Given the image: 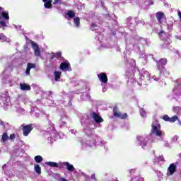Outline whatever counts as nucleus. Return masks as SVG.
Segmentation results:
<instances>
[{
    "instance_id": "f257e3e1",
    "label": "nucleus",
    "mask_w": 181,
    "mask_h": 181,
    "mask_svg": "<svg viewBox=\"0 0 181 181\" xmlns=\"http://www.w3.org/2000/svg\"><path fill=\"white\" fill-rule=\"evenodd\" d=\"M151 126L152 128L148 137H145L144 136H138L136 137V144L139 146H141L142 149H145L146 148L148 141H150L153 144L158 141H163L165 139V132L160 130V124H159L158 120H154Z\"/></svg>"
},
{
    "instance_id": "0e129e2a",
    "label": "nucleus",
    "mask_w": 181,
    "mask_h": 181,
    "mask_svg": "<svg viewBox=\"0 0 181 181\" xmlns=\"http://www.w3.org/2000/svg\"><path fill=\"white\" fill-rule=\"evenodd\" d=\"M177 14H178V16H179L180 20L181 21V11H177Z\"/></svg>"
},
{
    "instance_id": "f8f14e48",
    "label": "nucleus",
    "mask_w": 181,
    "mask_h": 181,
    "mask_svg": "<svg viewBox=\"0 0 181 181\" xmlns=\"http://www.w3.org/2000/svg\"><path fill=\"white\" fill-rule=\"evenodd\" d=\"M50 136L47 137L48 141H50V144L53 142V141H56L57 139H59V134H57V132L56 129H54V127L51 126V132L49 134Z\"/></svg>"
},
{
    "instance_id": "6e6d98bb",
    "label": "nucleus",
    "mask_w": 181,
    "mask_h": 181,
    "mask_svg": "<svg viewBox=\"0 0 181 181\" xmlns=\"http://www.w3.org/2000/svg\"><path fill=\"white\" fill-rule=\"evenodd\" d=\"M164 146H165V148H169L170 145L169 144V142L165 141Z\"/></svg>"
},
{
    "instance_id": "e2e57ef3",
    "label": "nucleus",
    "mask_w": 181,
    "mask_h": 181,
    "mask_svg": "<svg viewBox=\"0 0 181 181\" xmlns=\"http://www.w3.org/2000/svg\"><path fill=\"white\" fill-rule=\"evenodd\" d=\"M14 28H16V29H21V28H22V25H14Z\"/></svg>"
},
{
    "instance_id": "4c0bfd02",
    "label": "nucleus",
    "mask_w": 181,
    "mask_h": 181,
    "mask_svg": "<svg viewBox=\"0 0 181 181\" xmlns=\"http://www.w3.org/2000/svg\"><path fill=\"white\" fill-rule=\"evenodd\" d=\"M47 104L49 107H56V103H54V101L51 99H47Z\"/></svg>"
},
{
    "instance_id": "052dcab7",
    "label": "nucleus",
    "mask_w": 181,
    "mask_h": 181,
    "mask_svg": "<svg viewBox=\"0 0 181 181\" xmlns=\"http://www.w3.org/2000/svg\"><path fill=\"white\" fill-rule=\"evenodd\" d=\"M71 134H74V135H76V134H77V131H76L74 129H71Z\"/></svg>"
},
{
    "instance_id": "2eb2a0df",
    "label": "nucleus",
    "mask_w": 181,
    "mask_h": 181,
    "mask_svg": "<svg viewBox=\"0 0 181 181\" xmlns=\"http://www.w3.org/2000/svg\"><path fill=\"white\" fill-rule=\"evenodd\" d=\"M1 100L3 101V105H9L11 103V97H9V93L4 92L1 93Z\"/></svg>"
},
{
    "instance_id": "7ed1b4c3",
    "label": "nucleus",
    "mask_w": 181,
    "mask_h": 181,
    "mask_svg": "<svg viewBox=\"0 0 181 181\" xmlns=\"http://www.w3.org/2000/svg\"><path fill=\"white\" fill-rule=\"evenodd\" d=\"M81 124L83 127V132L86 136V139L81 141V144H90L95 138H97V135L94 133V128L95 124H93V121H90V116L86 115L81 119Z\"/></svg>"
},
{
    "instance_id": "a18cd8bd",
    "label": "nucleus",
    "mask_w": 181,
    "mask_h": 181,
    "mask_svg": "<svg viewBox=\"0 0 181 181\" xmlns=\"http://www.w3.org/2000/svg\"><path fill=\"white\" fill-rule=\"evenodd\" d=\"M164 74V76L168 77L169 76V71H168L166 69H164V71H162L161 75Z\"/></svg>"
},
{
    "instance_id": "e433bc0d",
    "label": "nucleus",
    "mask_w": 181,
    "mask_h": 181,
    "mask_svg": "<svg viewBox=\"0 0 181 181\" xmlns=\"http://www.w3.org/2000/svg\"><path fill=\"white\" fill-rule=\"evenodd\" d=\"M9 139V136H8V133H4L1 136V141L6 142Z\"/></svg>"
},
{
    "instance_id": "7c9ffc66",
    "label": "nucleus",
    "mask_w": 181,
    "mask_h": 181,
    "mask_svg": "<svg viewBox=\"0 0 181 181\" xmlns=\"http://www.w3.org/2000/svg\"><path fill=\"white\" fill-rule=\"evenodd\" d=\"M96 40H98L100 43H102L103 40L104 39V34L103 33H98V34L95 36Z\"/></svg>"
},
{
    "instance_id": "58836bf2",
    "label": "nucleus",
    "mask_w": 181,
    "mask_h": 181,
    "mask_svg": "<svg viewBox=\"0 0 181 181\" xmlns=\"http://www.w3.org/2000/svg\"><path fill=\"white\" fill-rule=\"evenodd\" d=\"M140 115L143 118H146V112L145 111V110L144 108L140 109Z\"/></svg>"
},
{
    "instance_id": "09e8293b",
    "label": "nucleus",
    "mask_w": 181,
    "mask_h": 181,
    "mask_svg": "<svg viewBox=\"0 0 181 181\" xmlns=\"http://www.w3.org/2000/svg\"><path fill=\"white\" fill-rule=\"evenodd\" d=\"M140 57L141 59H144V60H146V59H148V57L146 56V54L144 53L140 55Z\"/></svg>"
},
{
    "instance_id": "bf43d9fd",
    "label": "nucleus",
    "mask_w": 181,
    "mask_h": 181,
    "mask_svg": "<svg viewBox=\"0 0 181 181\" xmlns=\"http://www.w3.org/2000/svg\"><path fill=\"white\" fill-rule=\"evenodd\" d=\"M0 125H1V127H3V128H5V124H4V122L1 121V120H0Z\"/></svg>"
},
{
    "instance_id": "c9c22d12",
    "label": "nucleus",
    "mask_w": 181,
    "mask_h": 181,
    "mask_svg": "<svg viewBox=\"0 0 181 181\" xmlns=\"http://www.w3.org/2000/svg\"><path fill=\"white\" fill-rule=\"evenodd\" d=\"M74 25L76 28H80V18L76 17L74 18Z\"/></svg>"
},
{
    "instance_id": "a211bd4d",
    "label": "nucleus",
    "mask_w": 181,
    "mask_h": 181,
    "mask_svg": "<svg viewBox=\"0 0 181 181\" xmlns=\"http://www.w3.org/2000/svg\"><path fill=\"white\" fill-rule=\"evenodd\" d=\"M60 70L62 71H71V67L69 62H62L59 66Z\"/></svg>"
},
{
    "instance_id": "412c9836",
    "label": "nucleus",
    "mask_w": 181,
    "mask_h": 181,
    "mask_svg": "<svg viewBox=\"0 0 181 181\" xmlns=\"http://www.w3.org/2000/svg\"><path fill=\"white\" fill-rule=\"evenodd\" d=\"M98 77L101 83H104L105 84L108 82V78L107 77V74L105 73H100L98 74Z\"/></svg>"
},
{
    "instance_id": "a19ab883",
    "label": "nucleus",
    "mask_w": 181,
    "mask_h": 181,
    "mask_svg": "<svg viewBox=\"0 0 181 181\" xmlns=\"http://www.w3.org/2000/svg\"><path fill=\"white\" fill-rule=\"evenodd\" d=\"M177 119H179V117H177V115H175L172 117H170V122H176Z\"/></svg>"
},
{
    "instance_id": "bb28decb",
    "label": "nucleus",
    "mask_w": 181,
    "mask_h": 181,
    "mask_svg": "<svg viewBox=\"0 0 181 181\" xmlns=\"http://www.w3.org/2000/svg\"><path fill=\"white\" fill-rule=\"evenodd\" d=\"M20 88L21 90H22L23 91H27L30 90V86L28 85V83H20Z\"/></svg>"
},
{
    "instance_id": "ea45409f",
    "label": "nucleus",
    "mask_w": 181,
    "mask_h": 181,
    "mask_svg": "<svg viewBox=\"0 0 181 181\" xmlns=\"http://www.w3.org/2000/svg\"><path fill=\"white\" fill-rule=\"evenodd\" d=\"M117 111H118V108L117 107V106H115L113 107V114H114L115 117H119V112H118Z\"/></svg>"
},
{
    "instance_id": "c03bdc74",
    "label": "nucleus",
    "mask_w": 181,
    "mask_h": 181,
    "mask_svg": "<svg viewBox=\"0 0 181 181\" xmlns=\"http://www.w3.org/2000/svg\"><path fill=\"white\" fill-rule=\"evenodd\" d=\"M163 119L164 121H166V122H170V117H169V116H168V115H165L163 116Z\"/></svg>"
},
{
    "instance_id": "603ef678",
    "label": "nucleus",
    "mask_w": 181,
    "mask_h": 181,
    "mask_svg": "<svg viewBox=\"0 0 181 181\" xmlns=\"http://www.w3.org/2000/svg\"><path fill=\"white\" fill-rule=\"evenodd\" d=\"M172 28H173V25H167L168 32H170V30H172Z\"/></svg>"
},
{
    "instance_id": "37998d69",
    "label": "nucleus",
    "mask_w": 181,
    "mask_h": 181,
    "mask_svg": "<svg viewBox=\"0 0 181 181\" xmlns=\"http://www.w3.org/2000/svg\"><path fill=\"white\" fill-rule=\"evenodd\" d=\"M144 5H153V2L152 1V0H146L144 2Z\"/></svg>"
},
{
    "instance_id": "0eeeda50",
    "label": "nucleus",
    "mask_w": 181,
    "mask_h": 181,
    "mask_svg": "<svg viewBox=\"0 0 181 181\" xmlns=\"http://www.w3.org/2000/svg\"><path fill=\"white\" fill-rule=\"evenodd\" d=\"M6 22H9V13L6 11H2L0 13V25L3 28H6Z\"/></svg>"
},
{
    "instance_id": "c756f323",
    "label": "nucleus",
    "mask_w": 181,
    "mask_h": 181,
    "mask_svg": "<svg viewBox=\"0 0 181 181\" xmlns=\"http://www.w3.org/2000/svg\"><path fill=\"white\" fill-rule=\"evenodd\" d=\"M16 112H19L20 114H22L25 111L23 108H21V105H19V100H17V105L15 106Z\"/></svg>"
},
{
    "instance_id": "1a4fd4ad",
    "label": "nucleus",
    "mask_w": 181,
    "mask_h": 181,
    "mask_svg": "<svg viewBox=\"0 0 181 181\" xmlns=\"http://www.w3.org/2000/svg\"><path fill=\"white\" fill-rule=\"evenodd\" d=\"M127 26H128L130 30H134L136 27V25H139V18H132L129 17L127 18Z\"/></svg>"
},
{
    "instance_id": "aec40b11",
    "label": "nucleus",
    "mask_w": 181,
    "mask_h": 181,
    "mask_svg": "<svg viewBox=\"0 0 181 181\" xmlns=\"http://www.w3.org/2000/svg\"><path fill=\"white\" fill-rule=\"evenodd\" d=\"M32 69H36V64L30 62L28 63L27 68L25 71L26 76H30V70H32Z\"/></svg>"
},
{
    "instance_id": "c85d7f7f",
    "label": "nucleus",
    "mask_w": 181,
    "mask_h": 181,
    "mask_svg": "<svg viewBox=\"0 0 181 181\" xmlns=\"http://www.w3.org/2000/svg\"><path fill=\"white\" fill-rule=\"evenodd\" d=\"M34 170L37 173V175L42 174V168H40V165H39V164L34 165Z\"/></svg>"
},
{
    "instance_id": "f3484780",
    "label": "nucleus",
    "mask_w": 181,
    "mask_h": 181,
    "mask_svg": "<svg viewBox=\"0 0 181 181\" xmlns=\"http://www.w3.org/2000/svg\"><path fill=\"white\" fill-rule=\"evenodd\" d=\"M60 117L61 118L59 119V124L61 128H63V127H66L67 124L66 122V121H67V115H66V112L63 111L62 113H61Z\"/></svg>"
},
{
    "instance_id": "dca6fc26",
    "label": "nucleus",
    "mask_w": 181,
    "mask_h": 181,
    "mask_svg": "<svg viewBox=\"0 0 181 181\" xmlns=\"http://www.w3.org/2000/svg\"><path fill=\"white\" fill-rule=\"evenodd\" d=\"M90 115L96 124H101V122H104V119L102 118L101 116L98 115L95 112H90Z\"/></svg>"
},
{
    "instance_id": "4d7b16f0",
    "label": "nucleus",
    "mask_w": 181,
    "mask_h": 181,
    "mask_svg": "<svg viewBox=\"0 0 181 181\" xmlns=\"http://www.w3.org/2000/svg\"><path fill=\"white\" fill-rule=\"evenodd\" d=\"M10 139L11 141H13V139H15V134H12L10 135Z\"/></svg>"
},
{
    "instance_id": "b1692460",
    "label": "nucleus",
    "mask_w": 181,
    "mask_h": 181,
    "mask_svg": "<svg viewBox=\"0 0 181 181\" xmlns=\"http://www.w3.org/2000/svg\"><path fill=\"white\" fill-rule=\"evenodd\" d=\"M109 21H111L114 25H117L118 23V22L115 21V16L114 14L106 15V21L108 22Z\"/></svg>"
},
{
    "instance_id": "6e6552de",
    "label": "nucleus",
    "mask_w": 181,
    "mask_h": 181,
    "mask_svg": "<svg viewBox=\"0 0 181 181\" xmlns=\"http://www.w3.org/2000/svg\"><path fill=\"white\" fill-rule=\"evenodd\" d=\"M25 37L26 42H29L30 43L31 47L34 50V54L37 56V57H40L41 52H40V49L39 48V45H37L36 42H35V41L29 39L28 36L25 35Z\"/></svg>"
},
{
    "instance_id": "72a5a7b5",
    "label": "nucleus",
    "mask_w": 181,
    "mask_h": 181,
    "mask_svg": "<svg viewBox=\"0 0 181 181\" xmlns=\"http://www.w3.org/2000/svg\"><path fill=\"white\" fill-rule=\"evenodd\" d=\"M66 15L67 16H69V18H70L71 19H73V18L76 16V13H74V11L71 10H69L66 12Z\"/></svg>"
},
{
    "instance_id": "473e14b6",
    "label": "nucleus",
    "mask_w": 181,
    "mask_h": 181,
    "mask_svg": "<svg viewBox=\"0 0 181 181\" xmlns=\"http://www.w3.org/2000/svg\"><path fill=\"white\" fill-rule=\"evenodd\" d=\"M34 160L36 163H42V162H43V157H42V156H35Z\"/></svg>"
},
{
    "instance_id": "4468645a",
    "label": "nucleus",
    "mask_w": 181,
    "mask_h": 181,
    "mask_svg": "<svg viewBox=\"0 0 181 181\" xmlns=\"http://www.w3.org/2000/svg\"><path fill=\"white\" fill-rule=\"evenodd\" d=\"M62 103L64 105V107H70L71 106V95L66 93V94H62Z\"/></svg>"
},
{
    "instance_id": "4be33fe9",
    "label": "nucleus",
    "mask_w": 181,
    "mask_h": 181,
    "mask_svg": "<svg viewBox=\"0 0 181 181\" xmlns=\"http://www.w3.org/2000/svg\"><path fill=\"white\" fill-rule=\"evenodd\" d=\"M103 23V21L100 20V18H98V20L91 24V30H98L100 28V25L98 24L101 25Z\"/></svg>"
},
{
    "instance_id": "423d86ee",
    "label": "nucleus",
    "mask_w": 181,
    "mask_h": 181,
    "mask_svg": "<svg viewBox=\"0 0 181 181\" xmlns=\"http://www.w3.org/2000/svg\"><path fill=\"white\" fill-rule=\"evenodd\" d=\"M154 62H156L157 69L159 71V76L160 80V76H162V72L165 71V66H166V63H168V59H160V60H156L153 59Z\"/></svg>"
},
{
    "instance_id": "8fccbe9b",
    "label": "nucleus",
    "mask_w": 181,
    "mask_h": 181,
    "mask_svg": "<svg viewBox=\"0 0 181 181\" xmlns=\"http://www.w3.org/2000/svg\"><path fill=\"white\" fill-rule=\"evenodd\" d=\"M57 4H62V0H54L53 5H56Z\"/></svg>"
},
{
    "instance_id": "cd10ccee",
    "label": "nucleus",
    "mask_w": 181,
    "mask_h": 181,
    "mask_svg": "<svg viewBox=\"0 0 181 181\" xmlns=\"http://www.w3.org/2000/svg\"><path fill=\"white\" fill-rule=\"evenodd\" d=\"M163 16H165V13L160 11L157 12L156 18L159 23H162V20L163 19Z\"/></svg>"
},
{
    "instance_id": "5701e85b",
    "label": "nucleus",
    "mask_w": 181,
    "mask_h": 181,
    "mask_svg": "<svg viewBox=\"0 0 181 181\" xmlns=\"http://www.w3.org/2000/svg\"><path fill=\"white\" fill-rule=\"evenodd\" d=\"M62 163H56V162H52V161H47L45 162V165H47V166H49L50 168H62Z\"/></svg>"
},
{
    "instance_id": "6ab92c4d",
    "label": "nucleus",
    "mask_w": 181,
    "mask_h": 181,
    "mask_svg": "<svg viewBox=\"0 0 181 181\" xmlns=\"http://www.w3.org/2000/svg\"><path fill=\"white\" fill-rule=\"evenodd\" d=\"M60 165H62V166H66L68 172H74L76 170V168H74V165L70 164L69 162H63L60 163Z\"/></svg>"
},
{
    "instance_id": "f704fd0d",
    "label": "nucleus",
    "mask_w": 181,
    "mask_h": 181,
    "mask_svg": "<svg viewBox=\"0 0 181 181\" xmlns=\"http://www.w3.org/2000/svg\"><path fill=\"white\" fill-rule=\"evenodd\" d=\"M10 60H11V62H19V59L18 58V53L11 55Z\"/></svg>"
},
{
    "instance_id": "20e7f679",
    "label": "nucleus",
    "mask_w": 181,
    "mask_h": 181,
    "mask_svg": "<svg viewBox=\"0 0 181 181\" xmlns=\"http://www.w3.org/2000/svg\"><path fill=\"white\" fill-rule=\"evenodd\" d=\"M93 146H101V148H104L105 151H108V146L107 145V142L98 136L92 139L90 143L84 144L82 141L83 149H84V148H93Z\"/></svg>"
},
{
    "instance_id": "2f4dec72",
    "label": "nucleus",
    "mask_w": 181,
    "mask_h": 181,
    "mask_svg": "<svg viewBox=\"0 0 181 181\" xmlns=\"http://www.w3.org/2000/svg\"><path fill=\"white\" fill-rule=\"evenodd\" d=\"M54 76L55 81H59V79L60 78V77H62V72L59 71H55L54 73Z\"/></svg>"
},
{
    "instance_id": "49530a36",
    "label": "nucleus",
    "mask_w": 181,
    "mask_h": 181,
    "mask_svg": "<svg viewBox=\"0 0 181 181\" xmlns=\"http://www.w3.org/2000/svg\"><path fill=\"white\" fill-rule=\"evenodd\" d=\"M127 117H128V115L127 113H124L123 115H121V113H119V116L118 117L122 118V119H125Z\"/></svg>"
},
{
    "instance_id": "864d4df0",
    "label": "nucleus",
    "mask_w": 181,
    "mask_h": 181,
    "mask_svg": "<svg viewBox=\"0 0 181 181\" xmlns=\"http://www.w3.org/2000/svg\"><path fill=\"white\" fill-rule=\"evenodd\" d=\"M90 94L86 93L85 95V98H83V100H90Z\"/></svg>"
},
{
    "instance_id": "393cba45",
    "label": "nucleus",
    "mask_w": 181,
    "mask_h": 181,
    "mask_svg": "<svg viewBox=\"0 0 181 181\" xmlns=\"http://www.w3.org/2000/svg\"><path fill=\"white\" fill-rule=\"evenodd\" d=\"M56 59H62V52H57L56 54H52L49 55V60L52 62V60H56Z\"/></svg>"
},
{
    "instance_id": "69168bd1",
    "label": "nucleus",
    "mask_w": 181,
    "mask_h": 181,
    "mask_svg": "<svg viewBox=\"0 0 181 181\" xmlns=\"http://www.w3.org/2000/svg\"><path fill=\"white\" fill-rule=\"evenodd\" d=\"M90 177L91 179H93V180H95V174H92Z\"/></svg>"
},
{
    "instance_id": "680f3d73",
    "label": "nucleus",
    "mask_w": 181,
    "mask_h": 181,
    "mask_svg": "<svg viewBox=\"0 0 181 181\" xmlns=\"http://www.w3.org/2000/svg\"><path fill=\"white\" fill-rule=\"evenodd\" d=\"M139 23H141V25H145V21H144L143 20L139 19Z\"/></svg>"
},
{
    "instance_id": "39448f33",
    "label": "nucleus",
    "mask_w": 181,
    "mask_h": 181,
    "mask_svg": "<svg viewBox=\"0 0 181 181\" xmlns=\"http://www.w3.org/2000/svg\"><path fill=\"white\" fill-rule=\"evenodd\" d=\"M126 45H133L135 48V45H142L143 46H146L148 45V40L145 38L141 37L138 35L135 37H130V40L126 38Z\"/></svg>"
},
{
    "instance_id": "de8ad7c7",
    "label": "nucleus",
    "mask_w": 181,
    "mask_h": 181,
    "mask_svg": "<svg viewBox=\"0 0 181 181\" xmlns=\"http://www.w3.org/2000/svg\"><path fill=\"white\" fill-rule=\"evenodd\" d=\"M136 173V169H135V168L129 170L130 175H134V173Z\"/></svg>"
},
{
    "instance_id": "5fc2aeb1",
    "label": "nucleus",
    "mask_w": 181,
    "mask_h": 181,
    "mask_svg": "<svg viewBox=\"0 0 181 181\" xmlns=\"http://www.w3.org/2000/svg\"><path fill=\"white\" fill-rule=\"evenodd\" d=\"M35 110H37V107H31L30 114H31V115L33 114V112H35Z\"/></svg>"
},
{
    "instance_id": "f03ea898",
    "label": "nucleus",
    "mask_w": 181,
    "mask_h": 181,
    "mask_svg": "<svg viewBox=\"0 0 181 181\" xmlns=\"http://www.w3.org/2000/svg\"><path fill=\"white\" fill-rule=\"evenodd\" d=\"M127 76L129 78L127 84L129 86H148V83H151L152 80L154 81H160V77L154 75L152 78L149 76L148 71L139 72V70L134 74V75L129 76V72H127Z\"/></svg>"
},
{
    "instance_id": "a878e982",
    "label": "nucleus",
    "mask_w": 181,
    "mask_h": 181,
    "mask_svg": "<svg viewBox=\"0 0 181 181\" xmlns=\"http://www.w3.org/2000/svg\"><path fill=\"white\" fill-rule=\"evenodd\" d=\"M44 2V6L46 8V9H50L53 5H52V2H53L52 0H42Z\"/></svg>"
},
{
    "instance_id": "3c124183",
    "label": "nucleus",
    "mask_w": 181,
    "mask_h": 181,
    "mask_svg": "<svg viewBox=\"0 0 181 181\" xmlns=\"http://www.w3.org/2000/svg\"><path fill=\"white\" fill-rule=\"evenodd\" d=\"M177 139H179V137H177V136H175L172 139V142H177Z\"/></svg>"
},
{
    "instance_id": "9d476101",
    "label": "nucleus",
    "mask_w": 181,
    "mask_h": 181,
    "mask_svg": "<svg viewBox=\"0 0 181 181\" xmlns=\"http://www.w3.org/2000/svg\"><path fill=\"white\" fill-rule=\"evenodd\" d=\"M158 36L161 40L165 42V43H167L168 45L172 43V40H170V34H169V33L161 30L158 33Z\"/></svg>"
},
{
    "instance_id": "774afa93",
    "label": "nucleus",
    "mask_w": 181,
    "mask_h": 181,
    "mask_svg": "<svg viewBox=\"0 0 181 181\" xmlns=\"http://www.w3.org/2000/svg\"><path fill=\"white\" fill-rule=\"evenodd\" d=\"M60 181H68L67 179L64 178V177H62L60 179Z\"/></svg>"
},
{
    "instance_id": "ddd939ff",
    "label": "nucleus",
    "mask_w": 181,
    "mask_h": 181,
    "mask_svg": "<svg viewBox=\"0 0 181 181\" xmlns=\"http://www.w3.org/2000/svg\"><path fill=\"white\" fill-rule=\"evenodd\" d=\"M2 81L5 84H8V83H11V81H12V76H11V74L9 73V69H4V71L3 72Z\"/></svg>"
},
{
    "instance_id": "79ce46f5",
    "label": "nucleus",
    "mask_w": 181,
    "mask_h": 181,
    "mask_svg": "<svg viewBox=\"0 0 181 181\" xmlns=\"http://www.w3.org/2000/svg\"><path fill=\"white\" fill-rule=\"evenodd\" d=\"M181 87V79H177V83L175 84V88H180Z\"/></svg>"
},
{
    "instance_id": "338daca9",
    "label": "nucleus",
    "mask_w": 181,
    "mask_h": 181,
    "mask_svg": "<svg viewBox=\"0 0 181 181\" xmlns=\"http://www.w3.org/2000/svg\"><path fill=\"white\" fill-rule=\"evenodd\" d=\"M163 160H164V159H163V156H160L158 157V160L163 161Z\"/></svg>"
},
{
    "instance_id": "9b49d317",
    "label": "nucleus",
    "mask_w": 181,
    "mask_h": 181,
    "mask_svg": "<svg viewBox=\"0 0 181 181\" xmlns=\"http://www.w3.org/2000/svg\"><path fill=\"white\" fill-rule=\"evenodd\" d=\"M21 128H23V134L24 136H28L29 134L32 132L33 130V128H35V124H23L21 125Z\"/></svg>"
},
{
    "instance_id": "13d9d810",
    "label": "nucleus",
    "mask_w": 181,
    "mask_h": 181,
    "mask_svg": "<svg viewBox=\"0 0 181 181\" xmlns=\"http://www.w3.org/2000/svg\"><path fill=\"white\" fill-rule=\"evenodd\" d=\"M5 37V39H6V40H4L5 42H7V43H11V39H9V38H8V37Z\"/></svg>"
}]
</instances>
